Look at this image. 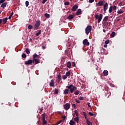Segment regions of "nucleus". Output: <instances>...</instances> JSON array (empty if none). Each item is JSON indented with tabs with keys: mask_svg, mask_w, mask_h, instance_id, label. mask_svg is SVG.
Returning a JSON list of instances; mask_svg holds the SVG:
<instances>
[{
	"mask_svg": "<svg viewBox=\"0 0 125 125\" xmlns=\"http://www.w3.org/2000/svg\"><path fill=\"white\" fill-rule=\"evenodd\" d=\"M65 75L67 77H69V76H70V75H71V73L70 72V71L67 72L65 73Z\"/></svg>",
	"mask_w": 125,
	"mask_h": 125,
	"instance_id": "nucleus-39",
	"label": "nucleus"
},
{
	"mask_svg": "<svg viewBox=\"0 0 125 125\" xmlns=\"http://www.w3.org/2000/svg\"><path fill=\"white\" fill-rule=\"evenodd\" d=\"M2 23V19H0V25Z\"/></svg>",
	"mask_w": 125,
	"mask_h": 125,
	"instance_id": "nucleus-58",
	"label": "nucleus"
},
{
	"mask_svg": "<svg viewBox=\"0 0 125 125\" xmlns=\"http://www.w3.org/2000/svg\"><path fill=\"white\" fill-rule=\"evenodd\" d=\"M25 52L26 54H30V50H29V48H27L25 50Z\"/></svg>",
	"mask_w": 125,
	"mask_h": 125,
	"instance_id": "nucleus-32",
	"label": "nucleus"
},
{
	"mask_svg": "<svg viewBox=\"0 0 125 125\" xmlns=\"http://www.w3.org/2000/svg\"><path fill=\"white\" fill-rule=\"evenodd\" d=\"M33 25L32 24H29L28 26V30H32V29H33Z\"/></svg>",
	"mask_w": 125,
	"mask_h": 125,
	"instance_id": "nucleus-25",
	"label": "nucleus"
},
{
	"mask_svg": "<svg viewBox=\"0 0 125 125\" xmlns=\"http://www.w3.org/2000/svg\"><path fill=\"white\" fill-rule=\"evenodd\" d=\"M109 42H110V40H107L105 41L104 43H105V44H108V43H109Z\"/></svg>",
	"mask_w": 125,
	"mask_h": 125,
	"instance_id": "nucleus-42",
	"label": "nucleus"
},
{
	"mask_svg": "<svg viewBox=\"0 0 125 125\" xmlns=\"http://www.w3.org/2000/svg\"><path fill=\"white\" fill-rule=\"evenodd\" d=\"M95 18L96 20H98V23H100L102 20V18H103V15L102 14H100L99 15H96L95 16Z\"/></svg>",
	"mask_w": 125,
	"mask_h": 125,
	"instance_id": "nucleus-2",
	"label": "nucleus"
},
{
	"mask_svg": "<svg viewBox=\"0 0 125 125\" xmlns=\"http://www.w3.org/2000/svg\"><path fill=\"white\" fill-rule=\"evenodd\" d=\"M5 1V0H0V5L1 4V3H3Z\"/></svg>",
	"mask_w": 125,
	"mask_h": 125,
	"instance_id": "nucleus-47",
	"label": "nucleus"
},
{
	"mask_svg": "<svg viewBox=\"0 0 125 125\" xmlns=\"http://www.w3.org/2000/svg\"><path fill=\"white\" fill-rule=\"evenodd\" d=\"M108 9V3L106 2L104 5V11L106 13V10Z\"/></svg>",
	"mask_w": 125,
	"mask_h": 125,
	"instance_id": "nucleus-8",
	"label": "nucleus"
},
{
	"mask_svg": "<svg viewBox=\"0 0 125 125\" xmlns=\"http://www.w3.org/2000/svg\"><path fill=\"white\" fill-rule=\"evenodd\" d=\"M79 99H80V100H83V97H79Z\"/></svg>",
	"mask_w": 125,
	"mask_h": 125,
	"instance_id": "nucleus-57",
	"label": "nucleus"
},
{
	"mask_svg": "<svg viewBox=\"0 0 125 125\" xmlns=\"http://www.w3.org/2000/svg\"><path fill=\"white\" fill-rule=\"evenodd\" d=\"M70 4V3L69 1H65L64 2V5H69Z\"/></svg>",
	"mask_w": 125,
	"mask_h": 125,
	"instance_id": "nucleus-45",
	"label": "nucleus"
},
{
	"mask_svg": "<svg viewBox=\"0 0 125 125\" xmlns=\"http://www.w3.org/2000/svg\"><path fill=\"white\" fill-rule=\"evenodd\" d=\"M72 67H75V66H76V63L75 62H72Z\"/></svg>",
	"mask_w": 125,
	"mask_h": 125,
	"instance_id": "nucleus-48",
	"label": "nucleus"
},
{
	"mask_svg": "<svg viewBox=\"0 0 125 125\" xmlns=\"http://www.w3.org/2000/svg\"><path fill=\"white\" fill-rule=\"evenodd\" d=\"M25 5L26 7H28V6H29V1H25Z\"/></svg>",
	"mask_w": 125,
	"mask_h": 125,
	"instance_id": "nucleus-43",
	"label": "nucleus"
},
{
	"mask_svg": "<svg viewBox=\"0 0 125 125\" xmlns=\"http://www.w3.org/2000/svg\"><path fill=\"white\" fill-rule=\"evenodd\" d=\"M57 80H58V82H60V81H61V75H60V73H59L58 76H57Z\"/></svg>",
	"mask_w": 125,
	"mask_h": 125,
	"instance_id": "nucleus-21",
	"label": "nucleus"
},
{
	"mask_svg": "<svg viewBox=\"0 0 125 125\" xmlns=\"http://www.w3.org/2000/svg\"><path fill=\"white\" fill-rule=\"evenodd\" d=\"M83 45L86 46H88V45H89V42H88V40H87V39H85L84 40H83Z\"/></svg>",
	"mask_w": 125,
	"mask_h": 125,
	"instance_id": "nucleus-6",
	"label": "nucleus"
},
{
	"mask_svg": "<svg viewBox=\"0 0 125 125\" xmlns=\"http://www.w3.org/2000/svg\"><path fill=\"white\" fill-rule=\"evenodd\" d=\"M109 12L110 13H112V11H113V6H111L110 7H109Z\"/></svg>",
	"mask_w": 125,
	"mask_h": 125,
	"instance_id": "nucleus-31",
	"label": "nucleus"
},
{
	"mask_svg": "<svg viewBox=\"0 0 125 125\" xmlns=\"http://www.w3.org/2000/svg\"><path fill=\"white\" fill-rule=\"evenodd\" d=\"M117 13L118 14H123V13H124V11L122 10L118 11Z\"/></svg>",
	"mask_w": 125,
	"mask_h": 125,
	"instance_id": "nucleus-40",
	"label": "nucleus"
},
{
	"mask_svg": "<svg viewBox=\"0 0 125 125\" xmlns=\"http://www.w3.org/2000/svg\"><path fill=\"white\" fill-rule=\"evenodd\" d=\"M33 62L34 61L35 62V64H39L40 63V59H33Z\"/></svg>",
	"mask_w": 125,
	"mask_h": 125,
	"instance_id": "nucleus-16",
	"label": "nucleus"
},
{
	"mask_svg": "<svg viewBox=\"0 0 125 125\" xmlns=\"http://www.w3.org/2000/svg\"><path fill=\"white\" fill-rule=\"evenodd\" d=\"M69 125H75V121H74L73 120H70V121L69 122Z\"/></svg>",
	"mask_w": 125,
	"mask_h": 125,
	"instance_id": "nucleus-29",
	"label": "nucleus"
},
{
	"mask_svg": "<svg viewBox=\"0 0 125 125\" xmlns=\"http://www.w3.org/2000/svg\"><path fill=\"white\" fill-rule=\"evenodd\" d=\"M33 61L32 60H29L28 61L24 62L25 65H32L33 64Z\"/></svg>",
	"mask_w": 125,
	"mask_h": 125,
	"instance_id": "nucleus-7",
	"label": "nucleus"
},
{
	"mask_svg": "<svg viewBox=\"0 0 125 125\" xmlns=\"http://www.w3.org/2000/svg\"><path fill=\"white\" fill-rule=\"evenodd\" d=\"M75 102L78 103V104H79V103H81V102H80V101L78 100L77 99H75Z\"/></svg>",
	"mask_w": 125,
	"mask_h": 125,
	"instance_id": "nucleus-49",
	"label": "nucleus"
},
{
	"mask_svg": "<svg viewBox=\"0 0 125 125\" xmlns=\"http://www.w3.org/2000/svg\"><path fill=\"white\" fill-rule=\"evenodd\" d=\"M104 3H105V1L100 0V1H99L97 3V4L98 5H99V6H102V5H103Z\"/></svg>",
	"mask_w": 125,
	"mask_h": 125,
	"instance_id": "nucleus-9",
	"label": "nucleus"
},
{
	"mask_svg": "<svg viewBox=\"0 0 125 125\" xmlns=\"http://www.w3.org/2000/svg\"><path fill=\"white\" fill-rule=\"evenodd\" d=\"M41 33H42V30H40L39 31V32L36 34V37L40 36V35H41Z\"/></svg>",
	"mask_w": 125,
	"mask_h": 125,
	"instance_id": "nucleus-28",
	"label": "nucleus"
},
{
	"mask_svg": "<svg viewBox=\"0 0 125 125\" xmlns=\"http://www.w3.org/2000/svg\"><path fill=\"white\" fill-rule=\"evenodd\" d=\"M67 67L69 68V69L70 68H72V64H71L70 62H68L67 63Z\"/></svg>",
	"mask_w": 125,
	"mask_h": 125,
	"instance_id": "nucleus-18",
	"label": "nucleus"
},
{
	"mask_svg": "<svg viewBox=\"0 0 125 125\" xmlns=\"http://www.w3.org/2000/svg\"><path fill=\"white\" fill-rule=\"evenodd\" d=\"M67 76H66V75H63L62 76V79H63V80H66V79H67Z\"/></svg>",
	"mask_w": 125,
	"mask_h": 125,
	"instance_id": "nucleus-46",
	"label": "nucleus"
},
{
	"mask_svg": "<svg viewBox=\"0 0 125 125\" xmlns=\"http://www.w3.org/2000/svg\"><path fill=\"white\" fill-rule=\"evenodd\" d=\"M11 17H12V16H11V15L9 16L8 19L10 20L11 19Z\"/></svg>",
	"mask_w": 125,
	"mask_h": 125,
	"instance_id": "nucleus-60",
	"label": "nucleus"
},
{
	"mask_svg": "<svg viewBox=\"0 0 125 125\" xmlns=\"http://www.w3.org/2000/svg\"><path fill=\"white\" fill-rule=\"evenodd\" d=\"M2 22L3 24H6V22H7V20H8V18L7 17H6L4 19H3Z\"/></svg>",
	"mask_w": 125,
	"mask_h": 125,
	"instance_id": "nucleus-14",
	"label": "nucleus"
},
{
	"mask_svg": "<svg viewBox=\"0 0 125 125\" xmlns=\"http://www.w3.org/2000/svg\"><path fill=\"white\" fill-rule=\"evenodd\" d=\"M42 120H45V113H43L42 115Z\"/></svg>",
	"mask_w": 125,
	"mask_h": 125,
	"instance_id": "nucleus-27",
	"label": "nucleus"
},
{
	"mask_svg": "<svg viewBox=\"0 0 125 125\" xmlns=\"http://www.w3.org/2000/svg\"><path fill=\"white\" fill-rule=\"evenodd\" d=\"M21 57L25 59L27 57V55L25 53H22V54L21 55Z\"/></svg>",
	"mask_w": 125,
	"mask_h": 125,
	"instance_id": "nucleus-35",
	"label": "nucleus"
},
{
	"mask_svg": "<svg viewBox=\"0 0 125 125\" xmlns=\"http://www.w3.org/2000/svg\"><path fill=\"white\" fill-rule=\"evenodd\" d=\"M79 93H80V91H79L78 90L74 92V94H75V95H78Z\"/></svg>",
	"mask_w": 125,
	"mask_h": 125,
	"instance_id": "nucleus-30",
	"label": "nucleus"
},
{
	"mask_svg": "<svg viewBox=\"0 0 125 125\" xmlns=\"http://www.w3.org/2000/svg\"><path fill=\"white\" fill-rule=\"evenodd\" d=\"M103 74L104 76H108V74H109V73L107 70H105L103 71Z\"/></svg>",
	"mask_w": 125,
	"mask_h": 125,
	"instance_id": "nucleus-17",
	"label": "nucleus"
},
{
	"mask_svg": "<svg viewBox=\"0 0 125 125\" xmlns=\"http://www.w3.org/2000/svg\"><path fill=\"white\" fill-rule=\"evenodd\" d=\"M58 113H59V114H60V115L62 114V112H61V111H59Z\"/></svg>",
	"mask_w": 125,
	"mask_h": 125,
	"instance_id": "nucleus-62",
	"label": "nucleus"
},
{
	"mask_svg": "<svg viewBox=\"0 0 125 125\" xmlns=\"http://www.w3.org/2000/svg\"><path fill=\"white\" fill-rule=\"evenodd\" d=\"M47 1V0H43L42 3H43V4H44V3H45V2H46Z\"/></svg>",
	"mask_w": 125,
	"mask_h": 125,
	"instance_id": "nucleus-52",
	"label": "nucleus"
},
{
	"mask_svg": "<svg viewBox=\"0 0 125 125\" xmlns=\"http://www.w3.org/2000/svg\"><path fill=\"white\" fill-rule=\"evenodd\" d=\"M109 19V17L108 16H105L104 19H103V22H106L107 21V20Z\"/></svg>",
	"mask_w": 125,
	"mask_h": 125,
	"instance_id": "nucleus-23",
	"label": "nucleus"
},
{
	"mask_svg": "<svg viewBox=\"0 0 125 125\" xmlns=\"http://www.w3.org/2000/svg\"><path fill=\"white\" fill-rule=\"evenodd\" d=\"M86 123L87 125H92V123L90 122V121H89L88 119H86Z\"/></svg>",
	"mask_w": 125,
	"mask_h": 125,
	"instance_id": "nucleus-22",
	"label": "nucleus"
},
{
	"mask_svg": "<svg viewBox=\"0 0 125 125\" xmlns=\"http://www.w3.org/2000/svg\"><path fill=\"white\" fill-rule=\"evenodd\" d=\"M89 116H93L94 115V114L92 113H91V112H89Z\"/></svg>",
	"mask_w": 125,
	"mask_h": 125,
	"instance_id": "nucleus-54",
	"label": "nucleus"
},
{
	"mask_svg": "<svg viewBox=\"0 0 125 125\" xmlns=\"http://www.w3.org/2000/svg\"><path fill=\"white\" fill-rule=\"evenodd\" d=\"M87 105H88V106L89 107V108H91V105H90V103H88Z\"/></svg>",
	"mask_w": 125,
	"mask_h": 125,
	"instance_id": "nucleus-53",
	"label": "nucleus"
},
{
	"mask_svg": "<svg viewBox=\"0 0 125 125\" xmlns=\"http://www.w3.org/2000/svg\"><path fill=\"white\" fill-rule=\"evenodd\" d=\"M74 122H76L77 124H79V116H77V117L74 118Z\"/></svg>",
	"mask_w": 125,
	"mask_h": 125,
	"instance_id": "nucleus-26",
	"label": "nucleus"
},
{
	"mask_svg": "<svg viewBox=\"0 0 125 125\" xmlns=\"http://www.w3.org/2000/svg\"><path fill=\"white\" fill-rule=\"evenodd\" d=\"M75 114L77 117H79V113H78L77 110H75L74 111Z\"/></svg>",
	"mask_w": 125,
	"mask_h": 125,
	"instance_id": "nucleus-41",
	"label": "nucleus"
},
{
	"mask_svg": "<svg viewBox=\"0 0 125 125\" xmlns=\"http://www.w3.org/2000/svg\"><path fill=\"white\" fill-rule=\"evenodd\" d=\"M29 41H30V42H33V40L31 38L29 39Z\"/></svg>",
	"mask_w": 125,
	"mask_h": 125,
	"instance_id": "nucleus-61",
	"label": "nucleus"
},
{
	"mask_svg": "<svg viewBox=\"0 0 125 125\" xmlns=\"http://www.w3.org/2000/svg\"><path fill=\"white\" fill-rule=\"evenodd\" d=\"M116 34V33L115 32H112L111 34V37H112V38H114V37H115V34Z\"/></svg>",
	"mask_w": 125,
	"mask_h": 125,
	"instance_id": "nucleus-38",
	"label": "nucleus"
},
{
	"mask_svg": "<svg viewBox=\"0 0 125 125\" xmlns=\"http://www.w3.org/2000/svg\"><path fill=\"white\" fill-rule=\"evenodd\" d=\"M6 5H7V2H4L2 3L0 6L2 8H4L5 7H6Z\"/></svg>",
	"mask_w": 125,
	"mask_h": 125,
	"instance_id": "nucleus-15",
	"label": "nucleus"
},
{
	"mask_svg": "<svg viewBox=\"0 0 125 125\" xmlns=\"http://www.w3.org/2000/svg\"><path fill=\"white\" fill-rule=\"evenodd\" d=\"M62 123V120H61L59 122H58L55 125H60Z\"/></svg>",
	"mask_w": 125,
	"mask_h": 125,
	"instance_id": "nucleus-44",
	"label": "nucleus"
},
{
	"mask_svg": "<svg viewBox=\"0 0 125 125\" xmlns=\"http://www.w3.org/2000/svg\"><path fill=\"white\" fill-rule=\"evenodd\" d=\"M120 20H121V19H118L117 20V22H119V21H120Z\"/></svg>",
	"mask_w": 125,
	"mask_h": 125,
	"instance_id": "nucleus-64",
	"label": "nucleus"
},
{
	"mask_svg": "<svg viewBox=\"0 0 125 125\" xmlns=\"http://www.w3.org/2000/svg\"><path fill=\"white\" fill-rule=\"evenodd\" d=\"M70 107H71V105L69 104V103H66L63 105L64 109H65L66 111H68V110L70 109Z\"/></svg>",
	"mask_w": 125,
	"mask_h": 125,
	"instance_id": "nucleus-5",
	"label": "nucleus"
},
{
	"mask_svg": "<svg viewBox=\"0 0 125 125\" xmlns=\"http://www.w3.org/2000/svg\"><path fill=\"white\" fill-rule=\"evenodd\" d=\"M107 45L106 44L104 45V47L106 48V47H107Z\"/></svg>",
	"mask_w": 125,
	"mask_h": 125,
	"instance_id": "nucleus-59",
	"label": "nucleus"
},
{
	"mask_svg": "<svg viewBox=\"0 0 125 125\" xmlns=\"http://www.w3.org/2000/svg\"><path fill=\"white\" fill-rule=\"evenodd\" d=\"M63 94L65 95H67V94H69V89H65L63 90Z\"/></svg>",
	"mask_w": 125,
	"mask_h": 125,
	"instance_id": "nucleus-12",
	"label": "nucleus"
},
{
	"mask_svg": "<svg viewBox=\"0 0 125 125\" xmlns=\"http://www.w3.org/2000/svg\"><path fill=\"white\" fill-rule=\"evenodd\" d=\"M93 1H94V0H89V2L90 3H92V2H93Z\"/></svg>",
	"mask_w": 125,
	"mask_h": 125,
	"instance_id": "nucleus-55",
	"label": "nucleus"
},
{
	"mask_svg": "<svg viewBox=\"0 0 125 125\" xmlns=\"http://www.w3.org/2000/svg\"><path fill=\"white\" fill-rule=\"evenodd\" d=\"M44 16L46 18H49L50 17V15H49V14H48L47 13H45V14H44Z\"/></svg>",
	"mask_w": 125,
	"mask_h": 125,
	"instance_id": "nucleus-34",
	"label": "nucleus"
},
{
	"mask_svg": "<svg viewBox=\"0 0 125 125\" xmlns=\"http://www.w3.org/2000/svg\"><path fill=\"white\" fill-rule=\"evenodd\" d=\"M62 119H63V121H65V119H66V116L62 115Z\"/></svg>",
	"mask_w": 125,
	"mask_h": 125,
	"instance_id": "nucleus-51",
	"label": "nucleus"
},
{
	"mask_svg": "<svg viewBox=\"0 0 125 125\" xmlns=\"http://www.w3.org/2000/svg\"><path fill=\"white\" fill-rule=\"evenodd\" d=\"M40 26H41V21H36V23L34 25V31L38 30Z\"/></svg>",
	"mask_w": 125,
	"mask_h": 125,
	"instance_id": "nucleus-4",
	"label": "nucleus"
},
{
	"mask_svg": "<svg viewBox=\"0 0 125 125\" xmlns=\"http://www.w3.org/2000/svg\"><path fill=\"white\" fill-rule=\"evenodd\" d=\"M72 106L75 109H76V104H72Z\"/></svg>",
	"mask_w": 125,
	"mask_h": 125,
	"instance_id": "nucleus-50",
	"label": "nucleus"
},
{
	"mask_svg": "<svg viewBox=\"0 0 125 125\" xmlns=\"http://www.w3.org/2000/svg\"><path fill=\"white\" fill-rule=\"evenodd\" d=\"M113 9L114 10H117V6H114Z\"/></svg>",
	"mask_w": 125,
	"mask_h": 125,
	"instance_id": "nucleus-56",
	"label": "nucleus"
},
{
	"mask_svg": "<svg viewBox=\"0 0 125 125\" xmlns=\"http://www.w3.org/2000/svg\"><path fill=\"white\" fill-rule=\"evenodd\" d=\"M42 121L43 122V125H46L47 124V121H46L45 119L42 120Z\"/></svg>",
	"mask_w": 125,
	"mask_h": 125,
	"instance_id": "nucleus-33",
	"label": "nucleus"
},
{
	"mask_svg": "<svg viewBox=\"0 0 125 125\" xmlns=\"http://www.w3.org/2000/svg\"><path fill=\"white\" fill-rule=\"evenodd\" d=\"M50 86H54V80H51V82L50 83Z\"/></svg>",
	"mask_w": 125,
	"mask_h": 125,
	"instance_id": "nucleus-19",
	"label": "nucleus"
},
{
	"mask_svg": "<svg viewBox=\"0 0 125 125\" xmlns=\"http://www.w3.org/2000/svg\"><path fill=\"white\" fill-rule=\"evenodd\" d=\"M59 92L58 89L55 88L54 91L55 94H58Z\"/></svg>",
	"mask_w": 125,
	"mask_h": 125,
	"instance_id": "nucleus-37",
	"label": "nucleus"
},
{
	"mask_svg": "<svg viewBox=\"0 0 125 125\" xmlns=\"http://www.w3.org/2000/svg\"><path fill=\"white\" fill-rule=\"evenodd\" d=\"M66 88H68V89H70V91L71 93H73V92H74L77 90V87L74 86L72 84L66 86Z\"/></svg>",
	"mask_w": 125,
	"mask_h": 125,
	"instance_id": "nucleus-1",
	"label": "nucleus"
},
{
	"mask_svg": "<svg viewBox=\"0 0 125 125\" xmlns=\"http://www.w3.org/2000/svg\"><path fill=\"white\" fill-rule=\"evenodd\" d=\"M82 115L83 116H84L85 120L87 119V116H86V113L85 112H83Z\"/></svg>",
	"mask_w": 125,
	"mask_h": 125,
	"instance_id": "nucleus-24",
	"label": "nucleus"
},
{
	"mask_svg": "<svg viewBox=\"0 0 125 125\" xmlns=\"http://www.w3.org/2000/svg\"><path fill=\"white\" fill-rule=\"evenodd\" d=\"M74 17H75L74 15H70L67 17V19L68 20H72V19H74Z\"/></svg>",
	"mask_w": 125,
	"mask_h": 125,
	"instance_id": "nucleus-11",
	"label": "nucleus"
},
{
	"mask_svg": "<svg viewBox=\"0 0 125 125\" xmlns=\"http://www.w3.org/2000/svg\"><path fill=\"white\" fill-rule=\"evenodd\" d=\"M108 24H109V22L107 21H104L103 22V25L104 26H108Z\"/></svg>",
	"mask_w": 125,
	"mask_h": 125,
	"instance_id": "nucleus-36",
	"label": "nucleus"
},
{
	"mask_svg": "<svg viewBox=\"0 0 125 125\" xmlns=\"http://www.w3.org/2000/svg\"><path fill=\"white\" fill-rule=\"evenodd\" d=\"M92 30V26L91 25H88L85 29V33L86 35H88V34H89V33L91 32Z\"/></svg>",
	"mask_w": 125,
	"mask_h": 125,
	"instance_id": "nucleus-3",
	"label": "nucleus"
},
{
	"mask_svg": "<svg viewBox=\"0 0 125 125\" xmlns=\"http://www.w3.org/2000/svg\"><path fill=\"white\" fill-rule=\"evenodd\" d=\"M78 8H79V6H78L77 5H75L73 6L72 9V11H76V10H77V9H78Z\"/></svg>",
	"mask_w": 125,
	"mask_h": 125,
	"instance_id": "nucleus-10",
	"label": "nucleus"
},
{
	"mask_svg": "<svg viewBox=\"0 0 125 125\" xmlns=\"http://www.w3.org/2000/svg\"><path fill=\"white\" fill-rule=\"evenodd\" d=\"M11 16H13V12H12L10 14Z\"/></svg>",
	"mask_w": 125,
	"mask_h": 125,
	"instance_id": "nucleus-63",
	"label": "nucleus"
},
{
	"mask_svg": "<svg viewBox=\"0 0 125 125\" xmlns=\"http://www.w3.org/2000/svg\"><path fill=\"white\" fill-rule=\"evenodd\" d=\"M81 14H82V9H79L76 12V15L79 16Z\"/></svg>",
	"mask_w": 125,
	"mask_h": 125,
	"instance_id": "nucleus-13",
	"label": "nucleus"
},
{
	"mask_svg": "<svg viewBox=\"0 0 125 125\" xmlns=\"http://www.w3.org/2000/svg\"><path fill=\"white\" fill-rule=\"evenodd\" d=\"M33 59H36V58H39L40 57L39 55H38L37 54H34L33 55Z\"/></svg>",
	"mask_w": 125,
	"mask_h": 125,
	"instance_id": "nucleus-20",
	"label": "nucleus"
}]
</instances>
